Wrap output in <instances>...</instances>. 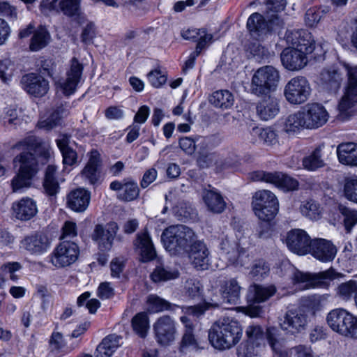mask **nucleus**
I'll return each mask as SVG.
<instances>
[{"label":"nucleus","mask_w":357,"mask_h":357,"mask_svg":"<svg viewBox=\"0 0 357 357\" xmlns=\"http://www.w3.org/2000/svg\"><path fill=\"white\" fill-rule=\"evenodd\" d=\"M178 276L179 272L177 270L163 265L157 266L151 274V278L154 282H167Z\"/></svg>","instance_id":"obj_44"},{"label":"nucleus","mask_w":357,"mask_h":357,"mask_svg":"<svg viewBox=\"0 0 357 357\" xmlns=\"http://www.w3.org/2000/svg\"><path fill=\"white\" fill-rule=\"evenodd\" d=\"M256 109L257 115L261 120L272 119L280 112L279 100L274 96H268L257 103Z\"/></svg>","instance_id":"obj_26"},{"label":"nucleus","mask_w":357,"mask_h":357,"mask_svg":"<svg viewBox=\"0 0 357 357\" xmlns=\"http://www.w3.org/2000/svg\"><path fill=\"white\" fill-rule=\"evenodd\" d=\"M133 331L140 337L144 338L149 330V318L146 312H139L132 319Z\"/></svg>","instance_id":"obj_48"},{"label":"nucleus","mask_w":357,"mask_h":357,"mask_svg":"<svg viewBox=\"0 0 357 357\" xmlns=\"http://www.w3.org/2000/svg\"><path fill=\"white\" fill-rule=\"evenodd\" d=\"M267 337L268 344L274 353L273 357H290L289 351L285 348L284 340L280 337L278 329H269Z\"/></svg>","instance_id":"obj_36"},{"label":"nucleus","mask_w":357,"mask_h":357,"mask_svg":"<svg viewBox=\"0 0 357 357\" xmlns=\"http://www.w3.org/2000/svg\"><path fill=\"white\" fill-rule=\"evenodd\" d=\"M147 77L150 84L155 88H159L165 84L167 79V76L165 72L160 69H155L149 72Z\"/></svg>","instance_id":"obj_64"},{"label":"nucleus","mask_w":357,"mask_h":357,"mask_svg":"<svg viewBox=\"0 0 357 357\" xmlns=\"http://www.w3.org/2000/svg\"><path fill=\"white\" fill-rule=\"evenodd\" d=\"M337 294L343 301H349L354 296L355 303L357 296V282L354 280H349L340 284L337 287Z\"/></svg>","instance_id":"obj_51"},{"label":"nucleus","mask_w":357,"mask_h":357,"mask_svg":"<svg viewBox=\"0 0 357 357\" xmlns=\"http://www.w3.org/2000/svg\"><path fill=\"white\" fill-rule=\"evenodd\" d=\"M346 310L336 308L330 311L326 317V322L328 326L334 331L340 334L343 318Z\"/></svg>","instance_id":"obj_52"},{"label":"nucleus","mask_w":357,"mask_h":357,"mask_svg":"<svg viewBox=\"0 0 357 357\" xmlns=\"http://www.w3.org/2000/svg\"><path fill=\"white\" fill-rule=\"evenodd\" d=\"M180 319L185 327L181 342V351H183L185 349L194 351L204 349L206 342L199 335L194 333V325L190 319L186 316L181 317Z\"/></svg>","instance_id":"obj_14"},{"label":"nucleus","mask_w":357,"mask_h":357,"mask_svg":"<svg viewBox=\"0 0 357 357\" xmlns=\"http://www.w3.org/2000/svg\"><path fill=\"white\" fill-rule=\"evenodd\" d=\"M276 287L273 284L261 285L253 284L248 289L249 299L254 303L266 301L276 293Z\"/></svg>","instance_id":"obj_30"},{"label":"nucleus","mask_w":357,"mask_h":357,"mask_svg":"<svg viewBox=\"0 0 357 357\" xmlns=\"http://www.w3.org/2000/svg\"><path fill=\"white\" fill-rule=\"evenodd\" d=\"M271 328L277 329L275 327H269L264 331V328L260 325H249L247 326L245 331V340L244 341L250 344H257V345L266 347V342H268V331Z\"/></svg>","instance_id":"obj_32"},{"label":"nucleus","mask_w":357,"mask_h":357,"mask_svg":"<svg viewBox=\"0 0 357 357\" xmlns=\"http://www.w3.org/2000/svg\"><path fill=\"white\" fill-rule=\"evenodd\" d=\"M340 211L344 217L343 222L347 232L357 223V212L345 206H340Z\"/></svg>","instance_id":"obj_63"},{"label":"nucleus","mask_w":357,"mask_h":357,"mask_svg":"<svg viewBox=\"0 0 357 357\" xmlns=\"http://www.w3.org/2000/svg\"><path fill=\"white\" fill-rule=\"evenodd\" d=\"M342 80V73L335 67L324 68L320 73V85L329 93H335L340 88Z\"/></svg>","instance_id":"obj_23"},{"label":"nucleus","mask_w":357,"mask_h":357,"mask_svg":"<svg viewBox=\"0 0 357 357\" xmlns=\"http://www.w3.org/2000/svg\"><path fill=\"white\" fill-rule=\"evenodd\" d=\"M185 294L192 298H199L202 295V285L199 280L190 278L185 284Z\"/></svg>","instance_id":"obj_62"},{"label":"nucleus","mask_w":357,"mask_h":357,"mask_svg":"<svg viewBox=\"0 0 357 357\" xmlns=\"http://www.w3.org/2000/svg\"><path fill=\"white\" fill-rule=\"evenodd\" d=\"M43 82V77L35 73L25 75L21 80L23 89L35 97H41L45 93Z\"/></svg>","instance_id":"obj_27"},{"label":"nucleus","mask_w":357,"mask_h":357,"mask_svg":"<svg viewBox=\"0 0 357 357\" xmlns=\"http://www.w3.org/2000/svg\"><path fill=\"white\" fill-rule=\"evenodd\" d=\"M304 129H307V125L301 108L285 119L283 130L287 133L295 134Z\"/></svg>","instance_id":"obj_35"},{"label":"nucleus","mask_w":357,"mask_h":357,"mask_svg":"<svg viewBox=\"0 0 357 357\" xmlns=\"http://www.w3.org/2000/svg\"><path fill=\"white\" fill-rule=\"evenodd\" d=\"M322 146L317 147L309 155L303 159L302 163L304 169L308 171H315L323 167L325 162L322 159Z\"/></svg>","instance_id":"obj_45"},{"label":"nucleus","mask_w":357,"mask_h":357,"mask_svg":"<svg viewBox=\"0 0 357 357\" xmlns=\"http://www.w3.org/2000/svg\"><path fill=\"white\" fill-rule=\"evenodd\" d=\"M90 202V193L84 188L73 190L68 196V206L76 212H83Z\"/></svg>","instance_id":"obj_28"},{"label":"nucleus","mask_w":357,"mask_h":357,"mask_svg":"<svg viewBox=\"0 0 357 357\" xmlns=\"http://www.w3.org/2000/svg\"><path fill=\"white\" fill-rule=\"evenodd\" d=\"M247 27L251 36L258 39L266 32L268 25L263 15L258 13H255L249 17L247 22Z\"/></svg>","instance_id":"obj_38"},{"label":"nucleus","mask_w":357,"mask_h":357,"mask_svg":"<svg viewBox=\"0 0 357 357\" xmlns=\"http://www.w3.org/2000/svg\"><path fill=\"white\" fill-rule=\"evenodd\" d=\"M309 252L317 259L322 262H328L333 260L337 249L331 241L318 238L312 241Z\"/></svg>","instance_id":"obj_20"},{"label":"nucleus","mask_w":357,"mask_h":357,"mask_svg":"<svg viewBox=\"0 0 357 357\" xmlns=\"http://www.w3.org/2000/svg\"><path fill=\"white\" fill-rule=\"evenodd\" d=\"M209 102L215 107L228 109L233 105L234 96L227 90H219L212 93L209 98Z\"/></svg>","instance_id":"obj_43"},{"label":"nucleus","mask_w":357,"mask_h":357,"mask_svg":"<svg viewBox=\"0 0 357 357\" xmlns=\"http://www.w3.org/2000/svg\"><path fill=\"white\" fill-rule=\"evenodd\" d=\"M337 273L333 268H329L316 274L303 273L297 269L294 270L291 275V279L294 285L301 289L321 286L326 280H333L336 278Z\"/></svg>","instance_id":"obj_8"},{"label":"nucleus","mask_w":357,"mask_h":357,"mask_svg":"<svg viewBox=\"0 0 357 357\" xmlns=\"http://www.w3.org/2000/svg\"><path fill=\"white\" fill-rule=\"evenodd\" d=\"M101 165L100 155L96 150H92L89 159L80 173L81 178L91 185L97 183L100 178L99 168Z\"/></svg>","instance_id":"obj_21"},{"label":"nucleus","mask_w":357,"mask_h":357,"mask_svg":"<svg viewBox=\"0 0 357 357\" xmlns=\"http://www.w3.org/2000/svg\"><path fill=\"white\" fill-rule=\"evenodd\" d=\"M242 337V328L234 319L225 317L213 324L208 331V340L212 346L225 350L235 346Z\"/></svg>","instance_id":"obj_2"},{"label":"nucleus","mask_w":357,"mask_h":357,"mask_svg":"<svg viewBox=\"0 0 357 357\" xmlns=\"http://www.w3.org/2000/svg\"><path fill=\"white\" fill-rule=\"evenodd\" d=\"M157 342L161 345H169L175 340L176 327L174 320L169 315L160 317L153 326Z\"/></svg>","instance_id":"obj_10"},{"label":"nucleus","mask_w":357,"mask_h":357,"mask_svg":"<svg viewBox=\"0 0 357 357\" xmlns=\"http://www.w3.org/2000/svg\"><path fill=\"white\" fill-rule=\"evenodd\" d=\"M252 179L255 181H264L273 184L284 191H293L297 190L298 187V182L296 179L280 172L257 171L253 172Z\"/></svg>","instance_id":"obj_9"},{"label":"nucleus","mask_w":357,"mask_h":357,"mask_svg":"<svg viewBox=\"0 0 357 357\" xmlns=\"http://www.w3.org/2000/svg\"><path fill=\"white\" fill-rule=\"evenodd\" d=\"M56 167L49 165L46 168V195L55 197L59 192L60 186L56 176Z\"/></svg>","instance_id":"obj_47"},{"label":"nucleus","mask_w":357,"mask_h":357,"mask_svg":"<svg viewBox=\"0 0 357 357\" xmlns=\"http://www.w3.org/2000/svg\"><path fill=\"white\" fill-rule=\"evenodd\" d=\"M312 89L305 77L296 76L289 79L284 87L283 94L290 105L305 103L311 96Z\"/></svg>","instance_id":"obj_5"},{"label":"nucleus","mask_w":357,"mask_h":357,"mask_svg":"<svg viewBox=\"0 0 357 357\" xmlns=\"http://www.w3.org/2000/svg\"><path fill=\"white\" fill-rule=\"evenodd\" d=\"M196 239L197 235L193 230L183 225L169 226L161 236L165 249L174 255L188 252Z\"/></svg>","instance_id":"obj_3"},{"label":"nucleus","mask_w":357,"mask_h":357,"mask_svg":"<svg viewBox=\"0 0 357 357\" xmlns=\"http://www.w3.org/2000/svg\"><path fill=\"white\" fill-rule=\"evenodd\" d=\"M118 230V225L114 222L107 224L105 228L101 225H97L91 238L97 243L100 251L108 252L113 246V242Z\"/></svg>","instance_id":"obj_11"},{"label":"nucleus","mask_w":357,"mask_h":357,"mask_svg":"<svg viewBox=\"0 0 357 357\" xmlns=\"http://www.w3.org/2000/svg\"><path fill=\"white\" fill-rule=\"evenodd\" d=\"M266 347L243 341L237 349L238 357H261Z\"/></svg>","instance_id":"obj_50"},{"label":"nucleus","mask_w":357,"mask_h":357,"mask_svg":"<svg viewBox=\"0 0 357 357\" xmlns=\"http://www.w3.org/2000/svg\"><path fill=\"white\" fill-rule=\"evenodd\" d=\"M22 245L31 254H42L44 248L43 236L36 234L27 236L22 241Z\"/></svg>","instance_id":"obj_49"},{"label":"nucleus","mask_w":357,"mask_h":357,"mask_svg":"<svg viewBox=\"0 0 357 357\" xmlns=\"http://www.w3.org/2000/svg\"><path fill=\"white\" fill-rule=\"evenodd\" d=\"M147 304L149 305V310L153 313L173 309L170 303L154 294L148 296Z\"/></svg>","instance_id":"obj_53"},{"label":"nucleus","mask_w":357,"mask_h":357,"mask_svg":"<svg viewBox=\"0 0 357 357\" xmlns=\"http://www.w3.org/2000/svg\"><path fill=\"white\" fill-rule=\"evenodd\" d=\"M307 324V316L301 309L288 310L280 323L282 330L292 334L299 333Z\"/></svg>","instance_id":"obj_16"},{"label":"nucleus","mask_w":357,"mask_h":357,"mask_svg":"<svg viewBox=\"0 0 357 357\" xmlns=\"http://www.w3.org/2000/svg\"><path fill=\"white\" fill-rule=\"evenodd\" d=\"M279 209V205L276 206H266L264 207L253 208L255 214L258 217L259 220L264 222L261 223L260 228H263L262 230L259 231V236L262 238L265 235V231H268L270 229V224L271 221L278 213Z\"/></svg>","instance_id":"obj_33"},{"label":"nucleus","mask_w":357,"mask_h":357,"mask_svg":"<svg viewBox=\"0 0 357 357\" xmlns=\"http://www.w3.org/2000/svg\"><path fill=\"white\" fill-rule=\"evenodd\" d=\"M134 246L135 251L140 256L142 261L148 262L155 258L156 252L152 240L146 231L137 234L134 241Z\"/></svg>","instance_id":"obj_19"},{"label":"nucleus","mask_w":357,"mask_h":357,"mask_svg":"<svg viewBox=\"0 0 357 357\" xmlns=\"http://www.w3.org/2000/svg\"><path fill=\"white\" fill-rule=\"evenodd\" d=\"M121 339L120 336L115 334L105 337L98 345L95 357H111L120 346L119 341Z\"/></svg>","instance_id":"obj_34"},{"label":"nucleus","mask_w":357,"mask_h":357,"mask_svg":"<svg viewBox=\"0 0 357 357\" xmlns=\"http://www.w3.org/2000/svg\"><path fill=\"white\" fill-rule=\"evenodd\" d=\"M251 135L254 137H258V142L264 144L271 146L278 142L276 132L271 128H259L255 127L252 129Z\"/></svg>","instance_id":"obj_46"},{"label":"nucleus","mask_w":357,"mask_h":357,"mask_svg":"<svg viewBox=\"0 0 357 357\" xmlns=\"http://www.w3.org/2000/svg\"><path fill=\"white\" fill-rule=\"evenodd\" d=\"M286 0H266V18L271 23L278 20L277 13L283 10L286 6Z\"/></svg>","instance_id":"obj_57"},{"label":"nucleus","mask_w":357,"mask_h":357,"mask_svg":"<svg viewBox=\"0 0 357 357\" xmlns=\"http://www.w3.org/2000/svg\"><path fill=\"white\" fill-rule=\"evenodd\" d=\"M247 51L257 60L266 59L271 55L268 49L261 45L258 40L250 43L247 47Z\"/></svg>","instance_id":"obj_59"},{"label":"nucleus","mask_w":357,"mask_h":357,"mask_svg":"<svg viewBox=\"0 0 357 357\" xmlns=\"http://www.w3.org/2000/svg\"><path fill=\"white\" fill-rule=\"evenodd\" d=\"M344 66L347 75V84L339 102L338 109L341 116H347L349 110L357 105V66L349 64Z\"/></svg>","instance_id":"obj_6"},{"label":"nucleus","mask_w":357,"mask_h":357,"mask_svg":"<svg viewBox=\"0 0 357 357\" xmlns=\"http://www.w3.org/2000/svg\"><path fill=\"white\" fill-rule=\"evenodd\" d=\"M300 210L304 216L310 220H317L320 218L321 210L319 204L314 200L303 202L300 206Z\"/></svg>","instance_id":"obj_56"},{"label":"nucleus","mask_w":357,"mask_h":357,"mask_svg":"<svg viewBox=\"0 0 357 357\" xmlns=\"http://www.w3.org/2000/svg\"><path fill=\"white\" fill-rule=\"evenodd\" d=\"M220 248L223 255L230 261H234L238 257V248L237 244L234 242H231L227 238L222 239L220 243Z\"/></svg>","instance_id":"obj_60"},{"label":"nucleus","mask_w":357,"mask_h":357,"mask_svg":"<svg viewBox=\"0 0 357 357\" xmlns=\"http://www.w3.org/2000/svg\"><path fill=\"white\" fill-rule=\"evenodd\" d=\"M198 162L202 167H207L213 165H215L217 167L220 169L229 167L234 165L231 162H225L219 164V155L216 153H208L202 154L198 158Z\"/></svg>","instance_id":"obj_55"},{"label":"nucleus","mask_w":357,"mask_h":357,"mask_svg":"<svg viewBox=\"0 0 357 357\" xmlns=\"http://www.w3.org/2000/svg\"><path fill=\"white\" fill-rule=\"evenodd\" d=\"M80 0H53L48 5L46 3V8L56 11H62L65 15L73 16L79 13Z\"/></svg>","instance_id":"obj_37"},{"label":"nucleus","mask_w":357,"mask_h":357,"mask_svg":"<svg viewBox=\"0 0 357 357\" xmlns=\"http://www.w3.org/2000/svg\"><path fill=\"white\" fill-rule=\"evenodd\" d=\"M307 129H317L326 123L329 114L320 103H308L301 107Z\"/></svg>","instance_id":"obj_12"},{"label":"nucleus","mask_w":357,"mask_h":357,"mask_svg":"<svg viewBox=\"0 0 357 357\" xmlns=\"http://www.w3.org/2000/svg\"><path fill=\"white\" fill-rule=\"evenodd\" d=\"M45 47V28L40 25L33 33L29 44V50L38 52Z\"/></svg>","instance_id":"obj_61"},{"label":"nucleus","mask_w":357,"mask_h":357,"mask_svg":"<svg viewBox=\"0 0 357 357\" xmlns=\"http://www.w3.org/2000/svg\"><path fill=\"white\" fill-rule=\"evenodd\" d=\"M280 78L279 71L272 66H265L256 70L252 77L251 91L260 96L274 91Z\"/></svg>","instance_id":"obj_4"},{"label":"nucleus","mask_w":357,"mask_h":357,"mask_svg":"<svg viewBox=\"0 0 357 357\" xmlns=\"http://www.w3.org/2000/svg\"><path fill=\"white\" fill-rule=\"evenodd\" d=\"M15 147L19 149L23 148L29 152H22L13 160L15 166L19 167L18 173L11 182L15 192L31 186L40 169L38 157L45 153L42 139L33 135L26 137L17 144Z\"/></svg>","instance_id":"obj_1"},{"label":"nucleus","mask_w":357,"mask_h":357,"mask_svg":"<svg viewBox=\"0 0 357 357\" xmlns=\"http://www.w3.org/2000/svg\"><path fill=\"white\" fill-rule=\"evenodd\" d=\"M181 36L185 40L197 41V46L202 43L203 50L211 43L213 39L212 34L207 33L204 29H188L185 31H183Z\"/></svg>","instance_id":"obj_41"},{"label":"nucleus","mask_w":357,"mask_h":357,"mask_svg":"<svg viewBox=\"0 0 357 357\" xmlns=\"http://www.w3.org/2000/svg\"><path fill=\"white\" fill-rule=\"evenodd\" d=\"M112 190L119 192L118 199L123 202L135 200L139 195L137 183L131 178H126L121 181H114L110 183Z\"/></svg>","instance_id":"obj_15"},{"label":"nucleus","mask_w":357,"mask_h":357,"mask_svg":"<svg viewBox=\"0 0 357 357\" xmlns=\"http://www.w3.org/2000/svg\"><path fill=\"white\" fill-rule=\"evenodd\" d=\"M287 40L295 48L302 50L305 54L312 53L315 48L314 40L311 33L307 30H294L287 33Z\"/></svg>","instance_id":"obj_18"},{"label":"nucleus","mask_w":357,"mask_h":357,"mask_svg":"<svg viewBox=\"0 0 357 357\" xmlns=\"http://www.w3.org/2000/svg\"><path fill=\"white\" fill-rule=\"evenodd\" d=\"M307 54L295 47H288L282 52L280 58L285 68L289 70H299L307 63Z\"/></svg>","instance_id":"obj_17"},{"label":"nucleus","mask_w":357,"mask_h":357,"mask_svg":"<svg viewBox=\"0 0 357 357\" xmlns=\"http://www.w3.org/2000/svg\"><path fill=\"white\" fill-rule=\"evenodd\" d=\"M312 241L307 232L301 229L290 230L286 236L288 248L299 255H305L310 252Z\"/></svg>","instance_id":"obj_13"},{"label":"nucleus","mask_w":357,"mask_h":357,"mask_svg":"<svg viewBox=\"0 0 357 357\" xmlns=\"http://www.w3.org/2000/svg\"><path fill=\"white\" fill-rule=\"evenodd\" d=\"M73 349L66 351L63 335L59 332L54 331L49 340L47 357H60L70 352Z\"/></svg>","instance_id":"obj_40"},{"label":"nucleus","mask_w":357,"mask_h":357,"mask_svg":"<svg viewBox=\"0 0 357 357\" xmlns=\"http://www.w3.org/2000/svg\"><path fill=\"white\" fill-rule=\"evenodd\" d=\"M212 139L209 137H198L196 140L188 137H181L179 139L181 149L187 154L192 155L195 153L197 146L202 148H208Z\"/></svg>","instance_id":"obj_39"},{"label":"nucleus","mask_w":357,"mask_h":357,"mask_svg":"<svg viewBox=\"0 0 357 357\" xmlns=\"http://www.w3.org/2000/svg\"><path fill=\"white\" fill-rule=\"evenodd\" d=\"M270 271L268 265L263 259L255 261L250 271V276L255 280H260L268 274Z\"/></svg>","instance_id":"obj_58"},{"label":"nucleus","mask_w":357,"mask_h":357,"mask_svg":"<svg viewBox=\"0 0 357 357\" xmlns=\"http://www.w3.org/2000/svg\"><path fill=\"white\" fill-rule=\"evenodd\" d=\"M12 208L15 218L24 221L33 218L38 212L36 202L29 197H24L14 202Z\"/></svg>","instance_id":"obj_25"},{"label":"nucleus","mask_w":357,"mask_h":357,"mask_svg":"<svg viewBox=\"0 0 357 357\" xmlns=\"http://www.w3.org/2000/svg\"><path fill=\"white\" fill-rule=\"evenodd\" d=\"M202 198L208 210L213 213H221L226 208L227 204L224 198L214 189L204 190Z\"/></svg>","instance_id":"obj_29"},{"label":"nucleus","mask_w":357,"mask_h":357,"mask_svg":"<svg viewBox=\"0 0 357 357\" xmlns=\"http://www.w3.org/2000/svg\"><path fill=\"white\" fill-rule=\"evenodd\" d=\"M252 208L279 205L275 195L269 190H262L255 193L252 202Z\"/></svg>","instance_id":"obj_42"},{"label":"nucleus","mask_w":357,"mask_h":357,"mask_svg":"<svg viewBox=\"0 0 357 357\" xmlns=\"http://www.w3.org/2000/svg\"><path fill=\"white\" fill-rule=\"evenodd\" d=\"M185 253L188 254L192 264L196 268L202 270L207 268L209 261V252L203 241L197 238Z\"/></svg>","instance_id":"obj_22"},{"label":"nucleus","mask_w":357,"mask_h":357,"mask_svg":"<svg viewBox=\"0 0 357 357\" xmlns=\"http://www.w3.org/2000/svg\"><path fill=\"white\" fill-rule=\"evenodd\" d=\"M337 153L339 161L349 166H357V144L342 143L337 146Z\"/></svg>","instance_id":"obj_31"},{"label":"nucleus","mask_w":357,"mask_h":357,"mask_svg":"<svg viewBox=\"0 0 357 357\" xmlns=\"http://www.w3.org/2000/svg\"><path fill=\"white\" fill-rule=\"evenodd\" d=\"M79 248L74 242L64 241L59 243L50 256V262L56 268L71 266L78 259Z\"/></svg>","instance_id":"obj_7"},{"label":"nucleus","mask_w":357,"mask_h":357,"mask_svg":"<svg viewBox=\"0 0 357 357\" xmlns=\"http://www.w3.org/2000/svg\"><path fill=\"white\" fill-rule=\"evenodd\" d=\"M241 287L235 278L220 282V293L225 303L236 305L240 300Z\"/></svg>","instance_id":"obj_24"},{"label":"nucleus","mask_w":357,"mask_h":357,"mask_svg":"<svg viewBox=\"0 0 357 357\" xmlns=\"http://www.w3.org/2000/svg\"><path fill=\"white\" fill-rule=\"evenodd\" d=\"M79 82L75 78L66 76V79L59 80L55 84L57 90H60L65 96L68 97L75 93Z\"/></svg>","instance_id":"obj_54"}]
</instances>
